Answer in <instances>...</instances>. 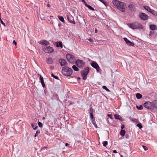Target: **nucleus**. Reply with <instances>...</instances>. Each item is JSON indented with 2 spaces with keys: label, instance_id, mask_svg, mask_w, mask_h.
<instances>
[{
  "label": "nucleus",
  "instance_id": "obj_7",
  "mask_svg": "<svg viewBox=\"0 0 157 157\" xmlns=\"http://www.w3.org/2000/svg\"><path fill=\"white\" fill-rule=\"evenodd\" d=\"M139 17L142 20L145 21L148 19V16L145 13H140L139 15Z\"/></svg>",
  "mask_w": 157,
  "mask_h": 157
},
{
  "label": "nucleus",
  "instance_id": "obj_27",
  "mask_svg": "<svg viewBox=\"0 0 157 157\" xmlns=\"http://www.w3.org/2000/svg\"><path fill=\"white\" fill-rule=\"evenodd\" d=\"M31 126L32 128L35 130L38 127V126H36V124H31Z\"/></svg>",
  "mask_w": 157,
  "mask_h": 157
},
{
  "label": "nucleus",
  "instance_id": "obj_24",
  "mask_svg": "<svg viewBox=\"0 0 157 157\" xmlns=\"http://www.w3.org/2000/svg\"><path fill=\"white\" fill-rule=\"evenodd\" d=\"M136 97L137 99H140L142 97V95L139 93H137L136 94Z\"/></svg>",
  "mask_w": 157,
  "mask_h": 157
},
{
  "label": "nucleus",
  "instance_id": "obj_6",
  "mask_svg": "<svg viewBox=\"0 0 157 157\" xmlns=\"http://www.w3.org/2000/svg\"><path fill=\"white\" fill-rule=\"evenodd\" d=\"M43 51L46 53H50L54 51V50L52 47L50 46H45L43 48Z\"/></svg>",
  "mask_w": 157,
  "mask_h": 157
},
{
  "label": "nucleus",
  "instance_id": "obj_56",
  "mask_svg": "<svg viewBox=\"0 0 157 157\" xmlns=\"http://www.w3.org/2000/svg\"><path fill=\"white\" fill-rule=\"evenodd\" d=\"M78 79H80V78L79 77H78Z\"/></svg>",
  "mask_w": 157,
  "mask_h": 157
},
{
  "label": "nucleus",
  "instance_id": "obj_5",
  "mask_svg": "<svg viewBox=\"0 0 157 157\" xmlns=\"http://www.w3.org/2000/svg\"><path fill=\"white\" fill-rule=\"evenodd\" d=\"M66 57L68 61L70 63H73L75 61V57L72 55L67 54L66 55Z\"/></svg>",
  "mask_w": 157,
  "mask_h": 157
},
{
  "label": "nucleus",
  "instance_id": "obj_48",
  "mask_svg": "<svg viewBox=\"0 0 157 157\" xmlns=\"http://www.w3.org/2000/svg\"><path fill=\"white\" fill-rule=\"evenodd\" d=\"M97 32H98V30H97V29H95V33H97Z\"/></svg>",
  "mask_w": 157,
  "mask_h": 157
},
{
  "label": "nucleus",
  "instance_id": "obj_55",
  "mask_svg": "<svg viewBox=\"0 0 157 157\" xmlns=\"http://www.w3.org/2000/svg\"><path fill=\"white\" fill-rule=\"evenodd\" d=\"M121 157H124L122 155H121Z\"/></svg>",
  "mask_w": 157,
  "mask_h": 157
},
{
  "label": "nucleus",
  "instance_id": "obj_19",
  "mask_svg": "<svg viewBox=\"0 0 157 157\" xmlns=\"http://www.w3.org/2000/svg\"><path fill=\"white\" fill-rule=\"evenodd\" d=\"M56 46L57 47H60L61 48H63V44L62 42L59 41L58 43H57V45Z\"/></svg>",
  "mask_w": 157,
  "mask_h": 157
},
{
  "label": "nucleus",
  "instance_id": "obj_40",
  "mask_svg": "<svg viewBox=\"0 0 157 157\" xmlns=\"http://www.w3.org/2000/svg\"><path fill=\"white\" fill-rule=\"evenodd\" d=\"M108 116L111 119H112L113 118V116L112 114H108Z\"/></svg>",
  "mask_w": 157,
  "mask_h": 157
},
{
  "label": "nucleus",
  "instance_id": "obj_54",
  "mask_svg": "<svg viewBox=\"0 0 157 157\" xmlns=\"http://www.w3.org/2000/svg\"><path fill=\"white\" fill-rule=\"evenodd\" d=\"M44 119H45V117H43V120H44Z\"/></svg>",
  "mask_w": 157,
  "mask_h": 157
},
{
  "label": "nucleus",
  "instance_id": "obj_31",
  "mask_svg": "<svg viewBox=\"0 0 157 157\" xmlns=\"http://www.w3.org/2000/svg\"><path fill=\"white\" fill-rule=\"evenodd\" d=\"M143 106L142 105H140L139 106H136L137 109L138 110H141L143 109Z\"/></svg>",
  "mask_w": 157,
  "mask_h": 157
},
{
  "label": "nucleus",
  "instance_id": "obj_50",
  "mask_svg": "<svg viewBox=\"0 0 157 157\" xmlns=\"http://www.w3.org/2000/svg\"><path fill=\"white\" fill-rule=\"evenodd\" d=\"M68 145V144L67 143H66L65 144V146H67Z\"/></svg>",
  "mask_w": 157,
  "mask_h": 157
},
{
  "label": "nucleus",
  "instance_id": "obj_12",
  "mask_svg": "<svg viewBox=\"0 0 157 157\" xmlns=\"http://www.w3.org/2000/svg\"><path fill=\"white\" fill-rule=\"evenodd\" d=\"M124 40L125 41L126 44L129 46H133L134 45V43L131 42V41L128 40L127 38H124Z\"/></svg>",
  "mask_w": 157,
  "mask_h": 157
},
{
  "label": "nucleus",
  "instance_id": "obj_43",
  "mask_svg": "<svg viewBox=\"0 0 157 157\" xmlns=\"http://www.w3.org/2000/svg\"><path fill=\"white\" fill-rule=\"evenodd\" d=\"M40 133V131L39 130H37L36 132V134H38Z\"/></svg>",
  "mask_w": 157,
  "mask_h": 157
},
{
  "label": "nucleus",
  "instance_id": "obj_34",
  "mask_svg": "<svg viewBox=\"0 0 157 157\" xmlns=\"http://www.w3.org/2000/svg\"><path fill=\"white\" fill-rule=\"evenodd\" d=\"M100 1L102 3H103L105 6H107V4L106 2L103 0H98Z\"/></svg>",
  "mask_w": 157,
  "mask_h": 157
},
{
  "label": "nucleus",
  "instance_id": "obj_21",
  "mask_svg": "<svg viewBox=\"0 0 157 157\" xmlns=\"http://www.w3.org/2000/svg\"><path fill=\"white\" fill-rule=\"evenodd\" d=\"M126 132L125 130H121L120 132V134L122 136H124Z\"/></svg>",
  "mask_w": 157,
  "mask_h": 157
},
{
  "label": "nucleus",
  "instance_id": "obj_52",
  "mask_svg": "<svg viewBox=\"0 0 157 157\" xmlns=\"http://www.w3.org/2000/svg\"><path fill=\"white\" fill-rule=\"evenodd\" d=\"M37 135H38V134H36L34 136L36 137L37 136Z\"/></svg>",
  "mask_w": 157,
  "mask_h": 157
},
{
  "label": "nucleus",
  "instance_id": "obj_2",
  "mask_svg": "<svg viewBox=\"0 0 157 157\" xmlns=\"http://www.w3.org/2000/svg\"><path fill=\"white\" fill-rule=\"evenodd\" d=\"M127 25L129 27L132 29H142L143 28L141 24L137 22L132 23L131 24H128Z\"/></svg>",
  "mask_w": 157,
  "mask_h": 157
},
{
  "label": "nucleus",
  "instance_id": "obj_29",
  "mask_svg": "<svg viewBox=\"0 0 157 157\" xmlns=\"http://www.w3.org/2000/svg\"><path fill=\"white\" fill-rule=\"evenodd\" d=\"M72 67L74 70L75 71H78V68L75 65H73Z\"/></svg>",
  "mask_w": 157,
  "mask_h": 157
},
{
  "label": "nucleus",
  "instance_id": "obj_39",
  "mask_svg": "<svg viewBox=\"0 0 157 157\" xmlns=\"http://www.w3.org/2000/svg\"><path fill=\"white\" fill-rule=\"evenodd\" d=\"M143 147L145 151H146L147 150V147L145 146H143Z\"/></svg>",
  "mask_w": 157,
  "mask_h": 157
},
{
  "label": "nucleus",
  "instance_id": "obj_44",
  "mask_svg": "<svg viewBox=\"0 0 157 157\" xmlns=\"http://www.w3.org/2000/svg\"><path fill=\"white\" fill-rule=\"evenodd\" d=\"M54 78H55L56 79H59V78L58 76H54Z\"/></svg>",
  "mask_w": 157,
  "mask_h": 157
},
{
  "label": "nucleus",
  "instance_id": "obj_45",
  "mask_svg": "<svg viewBox=\"0 0 157 157\" xmlns=\"http://www.w3.org/2000/svg\"><path fill=\"white\" fill-rule=\"evenodd\" d=\"M124 127V125H122L121 126V128L122 129H123Z\"/></svg>",
  "mask_w": 157,
  "mask_h": 157
},
{
  "label": "nucleus",
  "instance_id": "obj_47",
  "mask_svg": "<svg viewBox=\"0 0 157 157\" xmlns=\"http://www.w3.org/2000/svg\"><path fill=\"white\" fill-rule=\"evenodd\" d=\"M46 148V147H44L43 148H41V149H44Z\"/></svg>",
  "mask_w": 157,
  "mask_h": 157
},
{
  "label": "nucleus",
  "instance_id": "obj_26",
  "mask_svg": "<svg viewBox=\"0 0 157 157\" xmlns=\"http://www.w3.org/2000/svg\"><path fill=\"white\" fill-rule=\"evenodd\" d=\"M85 6H87L89 9L90 10H91L93 11H94V8H93L92 7H91V6H89V5H88L87 4H85Z\"/></svg>",
  "mask_w": 157,
  "mask_h": 157
},
{
  "label": "nucleus",
  "instance_id": "obj_49",
  "mask_svg": "<svg viewBox=\"0 0 157 157\" xmlns=\"http://www.w3.org/2000/svg\"><path fill=\"white\" fill-rule=\"evenodd\" d=\"M82 2H84L85 4H87L86 2L84 0H82Z\"/></svg>",
  "mask_w": 157,
  "mask_h": 157
},
{
  "label": "nucleus",
  "instance_id": "obj_23",
  "mask_svg": "<svg viewBox=\"0 0 157 157\" xmlns=\"http://www.w3.org/2000/svg\"><path fill=\"white\" fill-rule=\"evenodd\" d=\"M114 117L116 119H118L119 120H121V116L118 114H115L114 115Z\"/></svg>",
  "mask_w": 157,
  "mask_h": 157
},
{
  "label": "nucleus",
  "instance_id": "obj_11",
  "mask_svg": "<svg viewBox=\"0 0 157 157\" xmlns=\"http://www.w3.org/2000/svg\"><path fill=\"white\" fill-rule=\"evenodd\" d=\"M76 65L78 67H82L83 65L84 64L82 62V61L80 60H78L75 62Z\"/></svg>",
  "mask_w": 157,
  "mask_h": 157
},
{
  "label": "nucleus",
  "instance_id": "obj_32",
  "mask_svg": "<svg viewBox=\"0 0 157 157\" xmlns=\"http://www.w3.org/2000/svg\"><path fill=\"white\" fill-rule=\"evenodd\" d=\"M90 117L91 119V120H92L93 119H95L93 114V113L92 112H91L90 113Z\"/></svg>",
  "mask_w": 157,
  "mask_h": 157
},
{
  "label": "nucleus",
  "instance_id": "obj_10",
  "mask_svg": "<svg viewBox=\"0 0 157 157\" xmlns=\"http://www.w3.org/2000/svg\"><path fill=\"white\" fill-rule=\"evenodd\" d=\"M67 17L68 20L70 23L73 24H75V21H74L73 17L71 16L67 15Z\"/></svg>",
  "mask_w": 157,
  "mask_h": 157
},
{
  "label": "nucleus",
  "instance_id": "obj_4",
  "mask_svg": "<svg viewBox=\"0 0 157 157\" xmlns=\"http://www.w3.org/2000/svg\"><path fill=\"white\" fill-rule=\"evenodd\" d=\"M89 71V68L88 67H86L85 69L84 70L82 71L81 72V74L83 77L84 80L86 79V76Z\"/></svg>",
  "mask_w": 157,
  "mask_h": 157
},
{
  "label": "nucleus",
  "instance_id": "obj_42",
  "mask_svg": "<svg viewBox=\"0 0 157 157\" xmlns=\"http://www.w3.org/2000/svg\"><path fill=\"white\" fill-rule=\"evenodd\" d=\"M13 43L15 45L17 44V43L15 40L13 41Z\"/></svg>",
  "mask_w": 157,
  "mask_h": 157
},
{
  "label": "nucleus",
  "instance_id": "obj_1",
  "mask_svg": "<svg viewBox=\"0 0 157 157\" xmlns=\"http://www.w3.org/2000/svg\"><path fill=\"white\" fill-rule=\"evenodd\" d=\"M112 3L113 5L120 11L122 12H124L126 8V5L124 3L117 0H113Z\"/></svg>",
  "mask_w": 157,
  "mask_h": 157
},
{
  "label": "nucleus",
  "instance_id": "obj_53",
  "mask_svg": "<svg viewBox=\"0 0 157 157\" xmlns=\"http://www.w3.org/2000/svg\"><path fill=\"white\" fill-rule=\"evenodd\" d=\"M48 7H49L50 6V5H49V4H48Z\"/></svg>",
  "mask_w": 157,
  "mask_h": 157
},
{
  "label": "nucleus",
  "instance_id": "obj_17",
  "mask_svg": "<svg viewBox=\"0 0 157 157\" xmlns=\"http://www.w3.org/2000/svg\"><path fill=\"white\" fill-rule=\"evenodd\" d=\"M46 61L48 63L52 64L53 63V59L52 58H49L47 59Z\"/></svg>",
  "mask_w": 157,
  "mask_h": 157
},
{
  "label": "nucleus",
  "instance_id": "obj_13",
  "mask_svg": "<svg viewBox=\"0 0 157 157\" xmlns=\"http://www.w3.org/2000/svg\"><path fill=\"white\" fill-rule=\"evenodd\" d=\"M38 43L44 45H47L49 44V42L48 41L44 40L39 41Z\"/></svg>",
  "mask_w": 157,
  "mask_h": 157
},
{
  "label": "nucleus",
  "instance_id": "obj_41",
  "mask_svg": "<svg viewBox=\"0 0 157 157\" xmlns=\"http://www.w3.org/2000/svg\"><path fill=\"white\" fill-rule=\"evenodd\" d=\"M88 40L91 42H92L93 41V39L91 38H89Z\"/></svg>",
  "mask_w": 157,
  "mask_h": 157
},
{
  "label": "nucleus",
  "instance_id": "obj_22",
  "mask_svg": "<svg viewBox=\"0 0 157 157\" xmlns=\"http://www.w3.org/2000/svg\"><path fill=\"white\" fill-rule=\"evenodd\" d=\"M91 122H92V124H94V127L96 128H98V126L97 125V124H96V122L95 121V119H93V120H91Z\"/></svg>",
  "mask_w": 157,
  "mask_h": 157
},
{
  "label": "nucleus",
  "instance_id": "obj_16",
  "mask_svg": "<svg viewBox=\"0 0 157 157\" xmlns=\"http://www.w3.org/2000/svg\"><path fill=\"white\" fill-rule=\"evenodd\" d=\"M40 81L42 86L43 87H44L45 86V84L44 82V78L41 75H40Z\"/></svg>",
  "mask_w": 157,
  "mask_h": 157
},
{
  "label": "nucleus",
  "instance_id": "obj_20",
  "mask_svg": "<svg viewBox=\"0 0 157 157\" xmlns=\"http://www.w3.org/2000/svg\"><path fill=\"white\" fill-rule=\"evenodd\" d=\"M128 7L131 10H134V6L133 4H129L128 5Z\"/></svg>",
  "mask_w": 157,
  "mask_h": 157
},
{
  "label": "nucleus",
  "instance_id": "obj_3",
  "mask_svg": "<svg viewBox=\"0 0 157 157\" xmlns=\"http://www.w3.org/2000/svg\"><path fill=\"white\" fill-rule=\"evenodd\" d=\"M62 72L63 75L68 76L72 74V70L68 67H63L62 68Z\"/></svg>",
  "mask_w": 157,
  "mask_h": 157
},
{
  "label": "nucleus",
  "instance_id": "obj_59",
  "mask_svg": "<svg viewBox=\"0 0 157 157\" xmlns=\"http://www.w3.org/2000/svg\"><path fill=\"white\" fill-rule=\"evenodd\" d=\"M83 21H85V20H84V19H83Z\"/></svg>",
  "mask_w": 157,
  "mask_h": 157
},
{
  "label": "nucleus",
  "instance_id": "obj_33",
  "mask_svg": "<svg viewBox=\"0 0 157 157\" xmlns=\"http://www.w3.org/2000/svg\"><path fill=\"white\" fill-rule=\"evenodd\" d=\"M102 88L104 89L107 92L110 91V90H109V89H108L105 86H102Z\"/></svg>",
  "mask_w": 157,
  "mask_h": 157
},
{
  "label": "nucleus",
  "instance_id": "obj_9",
  "mask_svg": "<svg viewBox=\"0 0 157 157\" xmlns=\"http://www.w3.org/2000/svg\"><path fill=\"white\" fill-rule=\"evenodd\" d=\"M91 66L95 69L98 72L99 71V67L98 64L95 62L93 61L91 64Z\"/></svg>",
  "mask_w": 157,
  "mask_h": 157
},
{
  "label": "nucleus",
  "instance_id": "obj_46",
  "mask_svg": "<svg viewBox=\"0 0 157 157\" xmlns=\"http://www.w3.org/2000/svg\"><path fill=\"white\" fill-rule=\"evenodd\" d=\"M113 152L114 153H117V151L116 150H113Z\"/></svg>",
  "mask_w": 157,
  "mask_h": 157
},
{
  "label": "nucleus",
  "instance_id": "obj_30",
  "mask_svg": "<svg viewBox=\"0 0 157 157\" xmlns=\"http://www.w3.org/2000/svg\"><path fill=\"white\" fill-rule=\"evenodd\" d=\"M150 12L152 14H153V15H154L155 16H156L157 15V13L153 10H151V11H150Z\"/></svg>",
  "mask_w": 157,
  "mask_h": 157
},
{
  "label": "nucleus",
  "instance_id": "obj_15",
  "mask_svg": "<svg viewBox=\"0 0 157 157\" xmlns=\"http://www.w3.org/2000/svg\"><path fill=\"white\" fill-rule=\"evenodd\" d=\"M152 109L155 108L157 109V100H155L151 102Z\"/></svg>",
  "mask_w": 157,
  "mask_h": 157
},
{
  "label": "nucleus",
  "instance_id": "obj_36",
  "mask_svg": "<svg viewBox=\"0 0 157 157\" xmlns=\"http://www.w3.org/2000/svg\"><path fill=\"white\" fill-rule=\"evenodd\" d=\"M136 126L140 129H141L142 128V126L141 124H137Z\"/></svg>",
  "mask_w": 157,
  "mask_h": 157
},
{
  "label": "nucleus",
  "instance_id": "obj_57",
  "mask_svg": "<svg viewBox=\"0 0 157 157\" xmlns=\"http://www.w3.org/2000/svg\"><path fill=\"white\" fill-rule=\"evenodd\" d=\"M126 138H128V136H126Z\"/></svg>",
  "mask_w": 157,
  "mask_h": 157
},
{
  "label": "nucleus",
  "instance_id": "obj_58",
  "mask_svg": "<svg viewBox=\"0 0 157 157\" xmlns=\"http://www.w3.org/2000/svg\"><path fill=\"white\" fill-rule=\"evenodd\" d=\"M50 67L51 68H52V66H51Z\"/></svg>",
  "mask_w": 157,
  "mask_h": 157
},
{
  "label": "nucleus",
  "instance_id": "obj_28",
  "mask_svg": "<svg viewBox=\"0 0 157 157\" xmlns=\"http://www.w3.org/2000/svg\"><path fill=\"white\" fill-rule=\"evenodd\" d=\"M58 18L62 22H63L64 21V19L63 17L62 16H58Z\"/></svg>",
  "mask_w": 157,
  "mask_h": 157
},
{
  "label": "nucleus",
  "instance_id": "obj_35",
  "mask_svg": "<svg viewBox=\"0 0 157 157\" xmlns=\"http://www.w3.org/2000/svg\"><path fill=\"white\" fill-rule=\"evenodd\" d=\"M103 145L104 147H105L108 144V142L107 141H104L102 142Z\"/></svg>",
  "mask_w": 157,
  "mask_h": 157
},
{
  "label": "nucleus",
  "instance_id": "obj_37",
  "mask_svg": "<svg viewBox=\"0 0 157 157\" xmlns=\"http://www.w3.org/2000/svg\"><path fill=\"white\" fill-rule=\"evenodd\" d=\"M38 125H39V126L40 127V128H42V127H43V125H42V124L40 122H38Z\"/></svg>",
  "mask_w": 157,
  "mask_h": 157
},
{
  "label": "nucleus",
  "instance_id": "obj_38",
  "mask_svg": "<svg viewBox=\"0 0 157 157\" xmlns=\"http://www.w3.org/2000/svg\"><path fill=\"white\" fill-rule=\"evenodd\" d=\"M0 22H1V23L4 26H6L5 24L3 22V21H2V20L1 19V18H0Z\"/></svg>",
  "mask_w": 157,
  "mask_h": 157
},
{
  "label": "nucleus",
  "instance_id": "obj_25",
  "mask_svg": "<svg viewBox=\"0 0 157 157\" xmlns=\"http://www.w3.org/2000/svg\"><path fill=\"white\" fill-rule=\"evenodd\" d=\"M144 7L146 10L149 12H150V11H151V9L148 6H144Z\"/></svg>",
  "mask_w": 157,
  "mask_h": 157
},
{
  "label": "nucleus",
  "instance_id": "obj_8",
  "mask_svg": "<svg viewBox=\"0 0 157 157\" xmlns=\"http://www.w3.org/2000/svg\"><path fill=\"white\" fill-rule=\"evenodd\" d=\"M144 106L148 109H152V105L151 102L150 101H147L144 104Z\"/></svg>",
  "mask_w": 157,
  "mask_h": 157
},
{
  "label": "nucleus",
  "instance_id": "obj_18",
  "mask_svg": "<svg viewBox=\"0 0 157 157\" xmlns=\"http://www.w3.org/2000/svg\"><path fill=\"white\" fill-rule=\"evenodd\" d=\"M149 28H150V29L152 30H157V26L155 25H150L149 26Z\"/></svg>",
  "mask_w": 157,
  "mask_h": 157
},
{
  "label": "nucleus",
  "instance_id": "obj_14",
  "mask_svg": "<svg viewBox=\"0 0 157 157\" xmlns=\"http://www.w3.org/2000/svg\"><path fill=\"white\" fill-rule=\"evenodd\" d=\"M59 62L61 66L65 65L67 63L66 60L63 59H60L59 60Z\"/></svg>",
  "mask_w": 157,
  "mask_h": 157
},
{
  "label": "nucleus",
  "instance_id": "obj_51",
  "mask_svg": "<svg viewBox=\"0 0 157 157\" xmlns=\"http://www.w3.org/2000/svg\"><path fill=\"white\" fill-rule=\"evenodd\" d=\"M51 76L52 77H54L55 75L53 74H52L51 75Z\"/></svg>",
  "mask_w": 157,
  "mask_h": 157
}]
</instances>
